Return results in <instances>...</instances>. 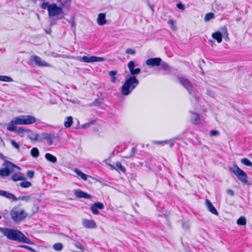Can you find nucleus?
Returning a JSON list of instances; mask_svg holds the SVG:
<instances>
[{
	"label": "nucleus",
	"mask_w": 252,
	"mask_h": 252,
	"mask_svg": "<svg viewBox=\"0 0 252 252\" xmlns=\"http://www.w3.org/2000/svg\"><path fill=\"white\" fill-rule=\"evenodd\" d=\"M2 233L8 240L32 245L33 243L21 231L7 227H4Z\"/></svg>",
	"instance_id": "1"
},
{
	"label": "nucleus",
	"mask_w": 252,
	"mask_h": 252,
	"mask_svg": "<svg viewBox=\"0 0 252 252\" xmlns=\"http://www.w3.org/2000/svg\"><path fill=\"white\" fill-rule=\"evenodd\" d=\"M39 7L42 9H47L50 17H55L56 20L63 19L66 13L56 3H50L49 2H43L39 4Z\"/></svg>",
	"instance_id": "2"
},
{
	"label": "nucleus",
	"mask_w": 252,
	"mask_h": 252,
	"mask_svg": "<svg viewBox=\"0 0 252 252\" xmlns=\"http://www.w3.org/2000/svg\"><path fill=\"white\" fill-rule=\"evenodd\" d=\"M139 83L136 76L126 75L125 77V82L122 87V94L124 95H129L138 85Z\"/></svg>",
	"instance_id": "3"
},
{
	"label": "nucleus",
	"mask_w": 252,
	"mask_h": 252,
	"mask_svg": "<svg viewBox=\"0 0 252 252\" xmlns=\"http://www.w3.org/2000/svg\"><path fill=\"white\" fill-rule=\"evenodd\" d=\"M3 168L0 169V176L7 177L14 172V168L20 169V167L10 161L5 160L2 164Z\"/></svg>",
	"instance_id": "4"
},
{
	"label": "nucleus",
	"mask_w": 252,
	"mask_h": 252,
	"mask_svg": "<svg viewBox=\"0 0 252 252\" xmlns=\"http://www.w3.org/2000/svg\"><path fill=\"white\" fill-rule=\"evenodd\" d=\"M10 215L14 222H19L27 217L28 214L23 209L18 211L15 207L10 211Z\"/></svg>",
	"instance_id": "5"
},
{
	"label": "nucleus",
	"mask_w": 252,
	"mask_h": 252,
	"mask_svg": "<svg viewBox=\"0 0 252 252\" xmlns=\"http://www.w3.org/2000/svg\"><path fill=\"white\" fill-rule=\"evenodd\" d=\"M229 169L237 176L241 182L246 185L249 184L247 174L236 164H235L233 167H229Z\"/></svg>",
	"instance_id": "6"
},
{
	"label": "nucleus",
	"mask_w": 252,
	"mask_h": 252,
	"mask_svg": "<svg viewBox=\"0 0 252 252\" xmlns=\"http://www.w3.org/2000/svg\"><path fill=\"white\" fill-rule=\"evenodd\" d=\"M23 120V115L14 118L7 124V130L9 131H15L16 128L15 125H24Z\"/></svg>",
	"instance_id": "7"
},
{
	"label": "nucleus",
	"mask_w": 252,
	"mask_h": 252,
	"mask_svg": "<svg viewBox=\"0 0 252 252\" xmlns=\"http://www.w3.org/2000/svg\"><path fill=\"white\" fill-rule=\"evenodd\" d=\"M179 81L180 84L189 92L190 94H193L192 92V86L190 82L185 78L184 77H180L179 78Z\"/></svg>",
	"instance_id": "8"
},
{
	"label": "nucleus",
	"mask_w": 252,
	"mask_h": 252,
	"mask_svg": "<svg viewBox=\"0 0 252 252\" xmlns=\"http://www.w3.org/2000/svg\"><path fill=\"white\" fill-rule=\"evenodd\" d=\"M30 60L34 63V65L38 66H49L50 64L44 62L42 59L34 55L31 57Z\"/></svg>",
	"instance_id": "9"
},
{
	"label": "nucleus",
	"mask_w": 252,
	"mask_h": 252,
	"mask_svg": "<svg viewBox=\"0 0 252 252\" xmlns=\"http://www.w3.org/2000/svg\"><path fill=\"white\" fill-rule=\"evenodd\" d=\"M127 66L130 73V75H127V76H135L141 72V69L140 68H134L135 64L134 61H130L128 63Z\"/></svg>",
	"instance_id": "10"
},
{
	"label": "nucleus",
	"mask_w": 252,
	"mask_h": 252,
	"mask_svg": "<svg viewBox=\"0 0 252 252\" xmlns=\"http://www.w3.org/2000/svg\"><path fill=\"white\" fill-rule=\"evenodd\" d=\"M80 61L84 63H94L103 62L104 61V58L95 56L88 57L84 56L81 57Z\"/></svg>",
	"instance_id": "11"
},
{
	"label": "nucleus",
	"mask_w": 252,
	"mask_h": 252,
	"mask_svg": "<svg viewBox=\"0 0 252 252\" xmlns=\"http://www.w3.org/2000/svg\"><path fill=\"white\" fill-rule=\"evenodd\" d=\"M104 208V204L99 202H96L92 204L90 207V210L94 215H97L99 214L98 209L102 210Z\"/></svg>",
	"instance_id": "12"
},
{
	"label": "nucleus",
	"mask_w": 252,
	"mask_h": 252,
	"mask_svg": "<svg viewBox=\"0 0 252 252\" xmlns=\"http://www.w3.org/2000/svg\"><path fill=\"white\" fill-rule=\"evenodd\" d=\"M161 59L160 58H152L148 59L146 62V63L147 65L151 66H159L161 63Z\"/></svg>",
	"instance_id": "13"
},
{
	"label": "nucleus",
	"mask_w": 252,
	"mask_h": 252,
	"mask_svg": "<svg viewBox=\"0 0 252 252\" xmlns=\"http://www.w3.org/2000/svg\"><path fill=\"white\" fill-rule=\"evenodd\" d=\"M83 225L88 229H93L96 227V224L92 220L84 219L83 220Z\"/></svg>",
	"instance_id": "14"
},
{
	"label": "nucleus",
	"mask_w": 252,
	"mask_h": 252,
	"mask_svg": "<svg viewBox=\"0 0 252 252\" xmlns=\"http://www.w3.org/2000/svg\"><path fill=\"white\" fill-rule=\"evenodd\" d=\"M24 125L32 124L36 122V119L32 115H23Z\"/></svg>",
	"instance_id": "15"
},
{
	"label": "nucleus",
	"mask_w": 252,
	"mask_h": 252,
	"mask_svg": "<svg viewBox=\"0 0 252 252\" xmlns=\"http://www.w3.org/2000/svg\"><path fill=\"white\" fill-rule=\"evenodd\" d=\"M46 140L47 141V144L48 145H51L53 144V141L51 136V133H47L43 132L41 133V137L39 139V141H42L43 140Z\"/></svg>",
	"instance_id": "16"
},
{
	"label": "nucleus",
	"mask_w": 252,
	"mask_h": 252,
	"mask_svg": "<svg viewBox=\"0 0 252 252\" xmlns=\"http://www.w3.org/2000/svg\"><path fill=\"white\" fill-rule=\"evenodd\" d=\"M205 204L209 212L214 215H218L219 214L217 210L208 199H206Z\"/></svg>",
	"instance_id": "17"
},
{
	"label": "nucleus",
	"mask_w": 252,
	"mask_h": 252,
	"mask_svg": "<svg viewBox=\"0 0 252 252\" xmlns=\"http://www.w3.org/2000/svg\"><path fill=\"white\" fill-rule=\"evenodd\" d=\"M75 195L79 198H87V199H91L92 196L91 195L88 194L87 193L84 192L81 190H75L74 191Z\"/></svg>",
	"instance_id": "18"
},
{
	"label": "nucleus",
	"mask_w": 252,
	"mask_h": 252,
	"mask_svg": "<svg viewBox=\"0 0 252 252\" xmlns=\"http://www.w3.org/2000/svg\"><path fill=\"white\" fill-rule=\"evenodd\" d=\"M59 4L58 5L59 7H62L63 10L64 11V9H67L71 2L70 0H58Z\"/></svg>",
	"instance_id": "19"
},
{
	"label": "nucleus",
	"mask_w": 252,
	"mask_h": 252,
	"mask_svg": "<svg viewBox=\"0 0 252 252\" xmlns=\"http://www.w3.org/2000/svg\"><path fill=\"white\" fill-rule=\"evenodd\" d=\"M97 22L100 26L105 25L106 23L105 14L103 13H99L97 18Z\"/></svg>",
	"instance_id": "20"
},
{
	"label": "nucleus",
	"mask_w": 252,
	"mask_h": 252,
	"mask_svg": "<svg viewBox=\"0 0 252 252\" xmlns=\"http://www.w3.org/2000/svg\"><path fill=\"white\" fill-rule=\"evenodd\" d=\"M11 178L14 182L23 181L26 179L25 176L22 173H14L12 175Z\"/></svg>",
	"instance_id": "21"
},
{
	"label": "nucleus",
	"mask_w": 252,
	"mask_h": 252,
	"mask_svg": "<svg viewBox=\"0 0 252 252\" xmlns=\"http://www.w3.org/2000/svg\"><path fill=\"white\" fill-rule=\"evenodd\" d=\"M212 37L216 40L218 43H220L222 41V34L220 32H214L212 35Z\"/></svg>",
	"instance_id": "22"
},
{
	"label": "nucleus",
	"mask_w": 252,
	"mask_h": 252,
	"mask_svg": "<svg viewBox=\"0 0 252 252\" xmlns=\"http://www.w3.org/2000/svg\"><path fill=\"white\" fill-rule=\"evenodd\" d=\"M45 158L48 161L53 163H56L57 161V158L50 153H46Z\"/></svg>",
	"instance_id": "23"
},
{
	"label": "nucleus",
	"mask_w": 252,
	"mask_h": 252,
	"mask_svg": "<svg viewBox=\"0 0 252 252\" xmlns=\"http://www.w3.org/2000/svg\"><path fill=\"white\" fill-rule=\"evenodd\" d=\"M74 172L79 176H80L83 180L86 181L87 180L88 177H90L86 175V174L83 173L79 169L75 168L74 169Z\"/></svg>",
	"instance_id": "24"
},
{
	"label": "nucleus",
	"mask_w": 252,
	"mask_h": 252,
	"mask_svg": "<svg viewBox=\"0 0 252 252\" xmlns=\"http://www.w3.org/2000/svg\"><path fill=\"white\" fill-rule=\"evenodd\" d=\"M73 123V118L71 116H68L66 118V121L64 122V126L66 128L70 127Z\"/></svg>",
	"instance_id": "25"
},
{
	"label": "nucleus",
	"mask_w": 252,
	"mask_h": 252,
	"mask_svg": "<svg viewBox=\"0 0 252 252\" xmlns=\"http://www.w3.org/2000/svg\"><path fill=\"white\" fill-rule=\"evenodd\" d=\"M159 66H160L163 70L166 71L170 72L171 71V67L168 65V64L162 60L161 63Z\"/></svg>",
	"instance_id": "26"
},
{
	"label": "nucleus",
	"mask_w": 252,
	"mask_h": 252,
	"mask_svg": "<svg viewBox=\"0 0 252 252\" xmlns=\"http://www.w3.org/2000/svg\"><path fill=\"white\" fill-rule=\"evenodd\" d=\"M53 143L54 142H59L61 141V136L59 133L55 134V133H51Z\"/></svg>",
	"instance_id": "27"
},
{
	"label": "nucleus",
	"mask_w": 252,
	"mask_h": 252,
	"mask_svg": "<svg viewBox=\"0 0 252 252\" xmlns=\"http://www.w3.org/2000/svg\"><path fill=\"white\" fill-rule=\"evenodd\" d=\"M3 196L7 199H11L13 201H15L16 199V197L14 194L5 190Z\"/></svg>",
	"instance_id": "28"
},
{
	"label": "nucleus",
	"mask_w": 252,
	"mask_h": 252,
	"mask_svg": "<svg viewBox=\"0 0 252 252\" xmlns=\"http://www.w3.org/2000/svg\"><path fill=\"white\" fill-rule=\"evenodd\" d=\"M30 154L32 157L37 158L39 157V152L37 148L33 147L31 150Z\"/></svg>",
	"instance_id": "29"
},
{
	"label": "nucleus",
	"mask_w": 252,
	"mask_h": 252,
	"mask_svg": "<svg viewBox=\"0 0 252 252\" xmlns=\"http://www.w3.org/2000/svg\"><path fill=\"white\" fill-rule=\"evenodd\" d=\"M220 33L222 34V36L226 40L228 38V33L227 32V28L225 26L222 27L220 31Z\"/></svg>",
	"instance_id": "30"
},
{
	"label": "nucleus",
	"mask_w": 252,
	"mask_h": 252,
	"mask_svg": "<svg viewBox=\"0 0 252 252\" xmlns=\"http://www.w3.org/2000/svg\"><path fill=\"white\" fill-rule=\"evenodd\" d=\"M116 170L118 171H121L123 173H125L126 169L125 167L122 165L120 162H117L116 163Z\"/></svg>",
	"instance_id": "31"
},
{
	"label": "nucleus",
	"mask_w": 252,
	"mask_h": 252,
	"mask_svg": "<svg viewBox=\"0 0 252 252\" xmlns=\"http://www.w3.org/2000/svg\"><path fill=\"white\" fill-rule=\"evenodd\" d=\"M191 113L195 116L194 118L191 120V123L194 125L198 124L200 120L199 114L196 112H191Z\"/></svg>",
	"instance_id": "32"
},
{
	"label": "nucleus",
	"mask_w": 252,
	"mask_h": 252,
	"mask_svg": "<svg viewBox=\"0 0 252 252\" xmlns=\"http://www.w3.org/2000/svg\"><path fill=\"white\" fill-rule=\"evenodd\" d=\"M29 138L32 141H39V138L41 135L39 136L37 133H32L29 135Z\"/></svg>",
	"instance_id": "33"
},
{
	"label": "nucleus",
	"mask_w": 252,
	"mask_h": 252,
	"mask_svg": "<svg viewBox=\"0 0 252 252\" xmlns=\"http://www.w3.org/2000/svg\"><path fill=\"white\" fill-rule=\"evenodd\" d=\"M117 71H115V70H112V71H110L109 72V75L111 78V81L113 83H115L116 82L117 78L115 77V76L117 74Z\"/></svg>",
	"instance_id": "34"
},
{
	"label": "nucleus",
	"mask_w": 252,
	"mask_h": 252,
	"mask_svg": "<svg viewBox=\"0 0 252 252\" xmlns=\"http://www.w3.org/2000/svg\"><path fill=\"white\" fill-rule=\"evenodd\" d=\"M237 223L239 225H245L246 224V219L245 217L242 216L237 220Z\"/></svg>",
	"instance_id": "35"
},
{
	"label": "nucleus",
	"mask_w": 252,
	"mask_h": 252,
	"mask_svg": "<svg viewBox=\"0 0 252 252\" xmlns=\"http://www.w3.org/2000/svg\"><path fill=\"white\" fill-rule=\"evenodd\" d=\"M23 200L26 202H29L31 200V196L30 195L27 196H20L18 197H16V201L17 200Z\"/></svg>",
	"instance_id": "36"
},
{
	"label": "nucleus",
	"mask_w": 252,
	"mask_h": 252,
	"mask_svg": "<svg viewBox=\"0 0 252 252\" xmlns=\"http://www.w3.org/2000/svg\"><path fill=\"white\" fill-rule=\"evenodd\" d=\"M53 248L56 251H61L63 249V245L61 243H57L53 246Z\"/></svg>",
	"instance_id": "37"
},
{
	"label": "nucleus",
	"mask_w": 252,
	"mask_h": 252,
	"mask_svg": "<svg viewBox=\"0 0 252 252\" xmlns=\"http://www.w3.org/2000/svg\"><path fill=\"white\" fill-rule=\"evenodd\" d=\"M215 17L214 14L212 12L208 13L205 15L204 17V21L205 22H208L210 20L214 19Z\"/></svg>",
	"instance_id": "38"
},
{
	"label": "nucleus",
	"mask_w": 252,
	"mask_h": 252,
	"mask_svg": "<svg viewBox=\"0 0 252 252\" xmlns=\"http://www.w3.org/2000/svg\"><path fill=\"white\" fill-rule=\"evenodd\" d=\"M15 131H16L18 134H23L25 132H31V130L29 129H25L23 127H20L18 129L16 128V130Z\"/></svg>",
	"instance_id": "39"
},
{
	"label": "nucleus",
	"mask_w": 252,
	"mask_h": 252,
	"mask_svg": "<svg viewBox=\"0 0 252 252\" xmlns=\"http://www.w3.org/2000/svg\"><path fill=\"white\" fill-rule=\"evenodd\" d=\"M241 162L246 166H251L252 167V162L247 158H242Z\"/></svg>",
	"instance_id": "40"
},
{
	"label": "nucleus",
	"mask_w": 252,
	"mask_h": 252,
	"mask_svg": "<svg viewBox=\"0 0 252 252\" xmlns=\"http://www.w3.org/2000/svg\"><path fill=\"white\" fill-rule=\"evenodd\" d=\"M19 185L23 188H28L32 186V183L29 181H23L21 182Z\"/></svg>",
	"instance_id": "41"
},
{
	"label": "nucleus",
	"mask_w": 252,
	"mask_h": 252,
	"mask_svg": "<svg viewBox=\"0 0 252 252\" xmlns=\"http://www.w3.org/2000/svg\"><path fill=\"white\" fill-rule=\"evenodd\" d=\"M0 81L9 82L12 81L13 79L9 76L1 75L0 76Z\"/></svg>",
	"instance_id": "42"
},
{
	"label": "nucleus",
	"mask_w": 252,
	"mask_h": 252,
	"mask_svg": "<svg viewBox=\"0 0 252 252\" xmlns=\"http://www.w3.org/2000/svg\"><path fill=\"white\" fill-rule=\"evenodd\" d=\"M95 123V121H92L89 123H87L84 124L81 126V128L83 129H86L89 127H90L91 126L93 125Z\"/></svg>",
	"instance_id": "43"
},
{
	"label": "nucleus",
	"mask_w": 252,
	"mask_h": 252,
	"mask_svg": "<svg viewBox=\"0 0 252 252\" xmlns=\"http://www.w3.org/2000/svg\"><path fill=\"white\" fill-rule=\"evenodd\" d=\"M137 151V148L136 147H132L131 150L130 155L128 156L125 157L126 158H130L134 157V154Z\"/></svg>",
	"instance_id": "44"
},
{
	"label": "nucleus",
	"mask_w": 252,
	"mask_h": 252,
	"mask_svg": "<svg viewBox=\"0 0 252 252\" xmlns=\"http://www.w3.org/2000/svg\"><path fill=\"white\" fill-rule=\"evenodd\" d=\"M11 144L12 146L14 147L17 150H19L20 145L18 143L16 142L14 140H10Z\"/></svg>",
	"instance_id": "45"
},
{
	"label": "nucleus",
	"mask_w": 252,
	"mask_h": 252,
	"mask_svg": "<svg viewBox=\"0 0 252 252\" xmlns=\"http://www.w3.org/2000/svg\"><path fill=\"white\" fill-rule=\"evenodd\" d=\"M74 246H75L77 248L80 249L81 251L84 250V247L79 242H76L75 243L73 244Z\"/></svg>",
	"instance_id": "46"
},
{
	"label": "nucleus",
	"mask_w": 252,
	"mask_h": 252,
	"mask_svg": "<svg viewBox=\"0 0 252 252\" xmlns=\"http://www.w3.org/2000/svg\"><path fill=\"white\" fill-rule=\"evenodd\" d=\"M27 175L31 179L33 178L34 175V171L32 170H28L27 172Z\"/></svg>",
	"instance_id": "47"
},
{
	"label": "nucleus",
	"mask_w": 252,
	"mask_h": 252,
	"mask_svg": "<svg viewBox=\"0 0 252 252\" xmlns=\"http://www.w3.org/2000/svg\"><path fill=\"white\" fill-rule=\"evenodd\" d=\"M176 6L178 8L181 10H184L185 9V7L184 4H183L181 2H179L177 3Z\"/></svg>",
	"instance_id": "48"
},
{
	"label": "nucleus",
	"mask_w": 252,
	"mask_h": 252,
	"mask_svg": "<svg viewBox=\"0 0 252 252\" xmlns=\"http://www.w3.org/2000/svg\"><path fill=\"white\" fill-rule=\"evenodd\" d=\"M126 52L127 54L134 55L135 54V51L131 48H128L126 50Z\"/></svg>",
	"instance_id": "49"
},
{
	"label": "nucleus",
	"mask_w": 252,
	"mask_h": 252,
	"mask_svg": "<svg viewBox=\"0 0 252 252\" xmlns=\"http://www.w3.org/2000/svg\"><path fill=\"white\" fill-rule=\"evenodd\" d=\"M219 134V132L217 130H212L210 133V135L213 136H218Z\"/></svg>",
	"instance_id": "50"
},
{
	"label": "nucleus",
	"mask_w": 252,
	"mask_h": 252,
	"mask_svg": "<svg viewBox=\"0 0 252 252\" xmlns=\"http://www.w3.org/2000/svg\"><path fill=\"white\" fill-rule=\"evenodd\" d=\"M168 141H154V143H156L158 145H164L165 143H168Z\"/></svg>",
	"instance_id": "51"
},
{
	"label": "nucleus",
	"mask_w": 252,
	"mask_h": 252,
	"mask_svg": "<svg viewBox=\"0 0 252 252\" xmlns=\"http://www.w3.org/2000/svg\"><path fill=\"white\" fill-rule=\"evenodd\" d=\"M226 193L228 195H230L231 196H233L234 195V192L233 190L231 189H228L226 190Z\"/></svg>",
	"instance_id": "52"
},
{
	"label": "nucleus",
	"mask_w": 252,
	"mask_h": 252,
	"mask_svg": "<svg viewBox=\"0 0 252 252\" xmlns=\"http://www.w3.org/2000/svg\"><path fill=\"white\" fill-rule=\"evenodd\" d=\"M93 105L94 106H97L99 105L101 103V102H100L99 99L98 98L95 99L94 102H93Z\"/></svg>",
	"instance_id": "53"
},
{
	"label": "nucleus",
	"mask_w": 252,
	"mask_h": 252,
	"mask_svg": "<svg viewBox=\"0 0 252 252\" xmlns=\"http://www.w3.org/2000/svg\"><path fill=\"white\" fill-rule=\"evenodd\" d=\"M69 24L71 26V30H72V27H74L75 23L73 20H72V18L69 21Z\"/></svg>",
	"instance_id": "54"
},
{
	"label": "nucleus",
	"mask_w": 252,
	"mask_h": 252,
	"mask_svg": "<svg viewBox=\"0 0 252 252\" xmlns=\"http://www.w3.org/2000/svg\"><path fill=\"white\" fill-rule=\"evenodd\" d=\"M182 226L185 229H187L189 228L188 225L184 221L182 222Z\"/></svg>",
	"instance_id": "55"
},
{
	"label": "nucleus",
	"mask_w": 252,
	"mask_h": 252,
	"mask_svg": "<svg viewBox=\"0 0 252 252\" xmlns=\"http://www.w3.org/2000/svg\"><path fill=\"white\" fill-rule=\"evenodd\" d=\"M168 23L170 25H173L174 23V21L172 20H170L168 21Z\"/></svg>",
	"instance_id": "56"
},
{
	"label": "nucleus",
	"mask_w": 252,
	"mask_h": 252,
	"mask_svg": "<svg viewBox=\"0 0 252 252\" xmlns=\"http://www.w3.org/2000/svg\"><path fill=\"white\" fill-rule=\"evenodd\" d=\"M5 158V156L3 154H2L0 153V158L2 159H4Z\"/></svg>",
	"instance_id": "57"
},
{
	"label": "nucleus",
	"mask_w": 252,
	"mask_h": 252,
	"mask_svg": "<svg viewBox=\"0 0 252 252\" xmlns=\"http://www.w3.org/2000/svg\"><path fill=\"white\" fill-rule=\"evenodd\" d=\"M212 94H213V93L211 91H208L207 92V94L210 95V96H212Z\"/></svg>",
	"instance_id": "58"
},
{
	"label": "nucleus",
	"mask_w": 252,
	"mask_h": 252,
	"mask_svg": "<svg viewBox=\"0 0 252 252\" xmlns=\"http://www.w3.org/2000/svg\"><path fill=\"white\" fill-rule=\"evenodd\" d=\"M4 190L0 189V195L3 196Z\"/></svg>",
	"instance_id": "59"
},
{
	"label": "nucleus",
	"mask_w": 252,
	"mask_h": 252,
	"mask_svg": "<svg viewBox=\"0 0 252 252\" xmlns=\"http://www.w3.org/2000/svg\"><path fill=\"white\" fill-rule=\"evenodd\" d=\"M110 166L111 167L112 169L116 170V165L114 166L111 164H110Z\"/></svg>",
	"instance_id": "60"
},
{
	"label": "nucleus",
	"mask_w": 252,
	"mask_h": 252,
	"mask_svg": "<svg viewBox=\"0 0 252 252\" xmlns=\"http://www.w3.org/2000/svg\"><path fill=\"white\" fill-rule=\"evenodd\" d=\"M45 32L47 34H49L51 33V29H49V30H45Z\"/></svg>",
	"instance_id": "61"
},
{
	"label": "nucleus",
	"mask_w": 252,
	"mask_h": 252,
	"mask_svg": "<svg viewBox=\"0 0 252 252\" xmlns=\"http://www.w3.org/2000/svg\"><path fill=\"white\" fill-rule=\"evenodd\" d=\"M173 145H174V143H173V142L170 143V147H172Z\"/></svg>",
	"instance_id": "62"
},
{
	"label": "nucleus",
	"mask_w": 252,
	"mask_h": 252,
	"mask_svg": "<svg viewBox=\"0 0 252 252\" xmlns=\"http://www.w3.org/2000/svg\"><path fill=\"white\" fill-rule=\"evenodd\" d=\"M3 228H4V227H0V232H1V233L2 232V231H3Z\"/></svg>",
	"instance_id": "63"
},
{
	"label": "nucleus",
	"mask_w": 252,
	"mask_h": 252,
	"mask_svg": "<svg viewBox=\"0 0 252 252\" xmlns=\"http://www.w3.org/2000/svg\"><path fill=\"white\" fill-rule=\"evenodd\" d=\"M180 138V136H177L175 138V139L178 140Z\"/></svg>",
	"instance_id": "64"
}]
</instances>
